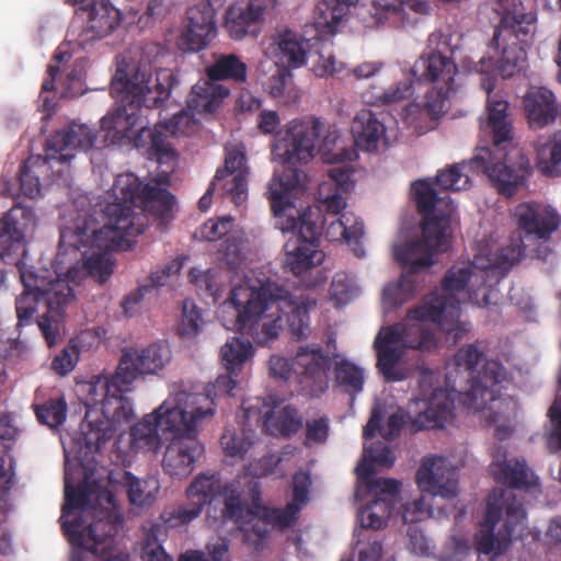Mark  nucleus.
I'll list each match as a JSON object with an SVG mask.
<instances>
[{
  "mask_svg": "<svg viewBox=\"0 0 561 561\" xmlns=\"http://www.w3.org/2000/svg\"><path fill=\"white\" fill-rule=\"evenodd\" d=\"M114 202L104 209L106 222L99 227L94 216L81 209L71 222L60 227L57 261H62L66 252L71 250L78 261V252L83 259V270L100 284L113 274L111 252L127 250L134 240L144 233L148 218L144 211L136 213L134 206L140 205L161 221L170 218L175 197L167 188L144 184L133 173L116 176L112 186Z\"/></svg>",
  "mask_w": 561,
  "mask_h": 561,
  "instance_id": "1",
  "label": "nucleus"
},
{
  "mask_svg": "<svg viewBox=\"0 0 561 561\" xmlns=\"http://www.w3.org/2000/svg\"><path fill=\"white\" fill-rule=\"evenodd\" d=\"M111 89L117 99V106L101 119V128L106 131V137L112 135L131 140L137 149L145 150L150 160L167 165L163 173L169 175L178 161V152L169 137L184 134L182 125L190 122V116L181 112L169 123L157 124L153 128L142 124L141 107H161L169 99L170 90L153 78L149 69L138 64L125 59L117 61Z\"/></svg>",
  "mask_w": 561,
  "mask_h": 561,
  "instance_id": "2",
  "label": "nucleus"
},
{
  "mask_svg": "<svg viewBox=\"0 0 561 561\" xmlns=\"http://www.w3.org/2000/svg\"><path fill=\"white\" fill-rule=\"evenodd\" d=\"M316 301L300 297L276 283L267 282L259 287L248 283L234 286L218 314L229 330L250 334L259 345L278 337L283 317L293 337L307 339L310 334L309 309Z\"/></svg>",
  "mask_w": 561,
  "mask_h": 561,
  "instance_id": "3",
  "label": "nucleus"
},
{
  "mask_svg": "<svg viewBox=\"0 0 561 561\" xmlns=\"http://www.w3.org/2000/svg\"><path fill=\"white\" fill-rule=\"evenodd\" d=\"M417 211L422 216V238H415L393 247L396 262L404 274L399 282L388 285L382 293L383 301L396 307L413 293L411 276L434 264L435 252H446L451 237V216L456 210L453 202L438 197L430 180H417L411 186Z\"/></svg>",
  "mask_w": 561,
  "mask_h": 561,
  "instance_id": "4",
  "label": "nucleus"
},
{
  "mask_svg": "<svg viewBox=\"0 0 561 561\" xmlns=\"http://www.w3.org/2000/svg\"><path fill=\"white\" fill-rule=\"evenodd\" d=\"M122 376L118 366L113 375L92 376L81 386L84 404L89 408L100 405V411L88 410L81 424L80 444L85 456L99 453L108 442L117 425L128 423L134 417L131 401L125 396L131 389Z\"/></svg>",
  "mask_w": 561,
  "mask_h": 561,
  "instance_id": "5",
  "label": "nucleus"
},
{
  "mask_svg": "<svg viewBox=\"0 0 561 561\" xmlns=\"http://www.w3.org/2000/svg\"><path fill=\"white\" fill-rule=\"evenodd\" d=\"M520 244H508L496 250L494 259L484 264L478 257L476 264L491 274L492 282L502 279L523 256L546 260L553 252V234L561 227V214L551 205L540 202L519 203L514 210Z\"/></svg>",
  "mask_w": 561,
  "mask_h": 561,
  "instance_id": "6",
  "label": "nucleus"
},
{
  "mask_svg": "<svg viewBox=\"0 0 561 561\" xmlns=\"http://www.w3.org/2000/svg\"><path fill=\"white\" fill-rule=\"evenodd\" d=\"M435 334L420 323H394L380 329L374 341L376 367L388 382L402 381L407 373L399 367L407 348L432 351L436 348Z\"/></svg>",
  "mask_w": 561,
  "mask_h": 561,
  "instance_id": "7",
  "label": "nucleus"
},
{
  "mask_svg": "<svg viewBox=\"0 0 561 561\" xmlns=\"http://www.w3.org/2000/svg\"><path fill=\"white\" fill-rule=\"evenodd\" d=\"M526 517L523 504L506 490H494L486 502V514L476 536L479 553L492 558L505 553L512 545L515 528Z\"/></svg>",
  "mask_w": 561,
  "mask_h": 561,
  "instance_id": "8",
  "label": "nucleus"
},
{
  "mask_svg": "<svg viewBox=\"0 0 561 561\" xmlns=\"http://www.w3.org/2000/svg\"><path fill=\"white\" fill-rule=\"evenodd\" d=\"M18 268L23 286L35 289L46 304L47 312L38 317L36 323L48 346H53L59 337V327L64 311L75 299L73 288L69 285L68 279L77 282L81 271L77 267H70L66 272L67 279H47L35 271L25 268L20 263Z\"/></svg>",
  "mask_w": 561,
  "mask_h": 561,
  "instance_id": "9",
  "label": "nucleus"
},
{
  "mask_svg": "<svg viewBox=\"0 0 561 561\" xmlns=\"http://www.w3.org/2000/svg\"><path fill=\"white\" fill-rule=\"evenodd\" d=\"M184 409V417L175 424L174 431H171L170 443L168 444L162 467L171 477L185 478L194 470L196 460L202 456L204 447L197 438V425L207 419L214 416L211 404L207 408L195 407L188 410Z\"/></svg>",
  "mask_w": 561,
  "mask_h": 561,
  "instance_id": "10",
  "label": "nucleus"
},
{
  "mask_svg": "<svg viewBox=\"0 0 561 561\" xmlns=\"http://www.w3.org/2000/svg\"><path fill=\"white\" fill-rule=\"evenodd\" d=\"M268 368L272 377L285 380L294 371L300 392L309 398H320L329 388L330 357L317 344L299 346L291 363L283 356L273 355Z\"/></svg>",
  "mask_w": 561,
  "mask_h": 561,
  "instance_id": "11",
  "label": "nucleus"
},
{
  "mask_svg": "<svg viewBox=\"0 0 561 561\" xmlns=\"http://www.w3.org/2000/svg\"><path fill=\"white\" fill-rule=\"evenodd\" d=\"M503 150V147H479L470 159V167L476 173L485 174L500 195L511 198L526 186L531 165L522 152H517L514 163L503 161L507 157Z\"/></svg>",
  "mask_w": 561,
  "mask_h": 561,
  "instance_id": "12",
  "label": "nucleus"
},
{
  "mask_svg": "<svg viewBox=\"0 0 561 561\" xmlns=\"http://www.w3.org/2000/svg\"><path fill=\"white\" fill-rule=\"evenodd\" d=\"M457 66L450 57L437 51L423 54L413 65L412 76L420 82L432 83L425 95L424 110L438 118L448 108L450 93L455 91Z\"/></svg>",
  "mask_w": 561,
  "mask_h": 561,
  "instance_id": "13",
  "label": "nucleus"
},
{
  "mask_svg": "<svg viewBox=\"0 0 561 561\" xmlns=\"http://www.w3.org/2000/svg\"><path fill=\"white\" fill-rule=\"evenodd\" d=\"M322 229L320 213L309 208L293 229L282 230L291 232L295 238L294 242L289 240L285 245V266L295 276L307 273L324 261L325 254L319 249Z\"/></svg>",
  "mask_w": 561,
  "mask_h": 561,
  "instance_id": "14",
  "label": "nucleus"
},
{
  "mask_svg": "<svg viewBox=\"0 0 561 561\" xmlns=\"http://www.w3.org/2000/svg\"><path fill=\"white\" fill-rule=\"evenodd\" d=\"M322 128L323 124L317 117L288 122L276 133L272 154L282 164H307L318 152Z\"/></svg>",
  "mask_w": 561,
  "mask_h": 561,
  "instance_id": "15",
  "label": "nucleus"
},
{
  "mask_svg": "<svg viewBox=\"0 0 561 561\" xmlns=\"http://www.w3.org/2000/svg\"><path fill=\"white\" fill-rule=\"evenodd\" d=\"M191 397L187 392L180 391L168 397L162 404L151 414L130 428L131 447L145 453H157L161 446L158 431L164 435L174 431L175 424L184 417V409L190 404Z\"/></svg>",
  "mask_w": 561,
  "mask_h": 561,
  "instance_id": "16",
  "label": "nucleus"
},
{
  "mask_svg": "<svg viewBox=\"0 0 561 561\" xmlns=\"http://www.w3.org/2000/svg\"><path fill=\"white\" fill-rule=\"evenodd\" d=\"M457 373H467L469 389L462 393L461 402L477 394H489L490 388L506 380V369L501 362L486 359L484 353L473 344L460 347L454 355Z\"/></svg>",
  "mask_w": 561,
  "mask_h": 561,
  "instance_id": "17",
  "label": "nucleus"
},
{
  "mask_svg": "<svg viewBox=\"0 0 561 561\" xmlns=\"http://www.w3.org/2000/svg\"><path fill=\"white\" fill-rule=\"evenodd\" d=\"M72 54L66 45H60L47 67V78L42 84L39 98L44 106L49 110V100L43 94L46 92L60 91L61 98H77L81 95L84 88V64L81 59L75 60L71 65Z\"/></svg>",
  "mask_w": 561,
  "mask_h": 561,
  "instance_id": "18",
  "label": "nucleus"
},
{
  "mask_svg": "<svg viewBox=\"0 0 561 561\" xmlns=\"http://www.w3.org/2000/svg\"><path fill=\"white\" fill-rule=\"evenodd\" d=\"M96 491V483L83 480L72 486L65 479V502L61 507L59 523L64 535L72 546L84 545L83 519L96 510L91 505V497Z\"/></svg>",
  "mask_w": 561,
  "mask_h": 561,
  "instance_id": "19",
  "label": "nucleus"
},
{
  "mask_svg": "<svg viewBox=\"0 0 561 561\" xmlns=\"http://www.w3.org/2000/svg\"><path fill=\"white\" fill-rule=\"evenodd\" d=\"M460 300L430 295L423 306L408 311V319L419 322L432 321L437 323L446 333L447 341L454 344L461 341L471 330V323L460 321Z\"/></svg>",
  "mask_w": 561,
  "mask_h": 561,
  "instance_id": "20",
  "label": "nucleus"
},
{
  "mask_svg": "<svg viewBox=\"0 0 561 561\" xmlns=\"http://www.w3.org/2000/svg\"><path fill=\"white\" fill-rule=\"evenodd\" d=\"M285 168L279 175H274L268 183L267 197L275 218V227L280 230L293 229L300 217L311 208L297 209L289 201V193L299 188L305 173L295 164H283Z\"/></svg>",
  "mask_w": 561,
  "mask_h": 561,
  "instance_id": "21",
  "label": "nucleus"
},
{
  "mask_svg": "<svg viewBox=\"0 0 561 561\" xmlns=\"http://www.w3.org/2000/svg\"><path fill=\"white\" fill-rule=\"evenodd\" d=\"M171 350L167 343L154 342L137 350H124L118 362V376L133 390L134 381L142 375H156L171 360Z\"/></svg>",
  "mask_w": 561,
  "mask_h": 561,
  "instance_id": "22",
  "label": "nucleus"
},
{
  "mask_svg": "<svg viewBox=\"0 0 561 561\" xmlns=\"http://www.w3.org/2000/svg\"><path fill=\"white\" fill-rule=\"evenodd\" d=\"M502 383L490 388L489 394L470 397L468 402H462L468 410L474 412H488L485 419L491 425H495V436L503 440L513 433L512 421L517 414V402L511 396H501Z\"/></svg>",
  "mask_w": 561,
  "mask_h": 561,
  "instance_id": "23",
  "label": "nucleus"
},
{
  "mask_svg": "<svg viewBox=\"0 0 561 561\" xmlns=\"http://www.w3.org/2000/svg\"><path fill=\"white\" fill-rule=\"evenodd\" d=\"M422 493L443 499H454L458 492V474L449 461L442 456L423 458L415 473Z\"/></svg>",
  "mask_w": 561,
  "mask_h": 561,
  "instance_id": "24",
  "label": "nucleus"
},
{
  "mask_svg": "<svg viewBox=\"0 0 561 561\" xmlns=\"http://www.w3.org/2000/svg\"><path fill=\"white\" fill-rule=\"evenodd\" d=\"M219 491L220 480L214 474H198L186 489L187 503L165 513V523L169 527H179L191 523L201 515L205 505L210 503Z\"/></svg>",
  "mask_w": 561,
  "mask_h": 561,
  "instance_id": "25",
  "label": "nucleus"
},
{
  "mask_svg": "<svg viewBox=\"0 0 561 561\" xmlns=\"http://www.w3.org/2000/svg\"><path fill=\"white\" fill-rule=\"evenodd\" d=\"M215 15V9L208 0L188 8L187 23L179 38L181 49L192 53L205 49L217 35Z\"/></svg>",
  "mask_w": 561,
  "mask_h": 561,
  "instance_id": "26",
  "label": "nucleus"
},
{
  "mask_svg": "<svg viewBox=\"0 0 561 561\" xmlns=\"http://www.w3.org/2000/svg\"><path fill=\"white\" fill-rule=\"evenodd\" d=\"M367 486L376 499L362 508V524L364 527L381 529L397 511L401 482L396 479H378Z\"/></svg>",
  "mask_w": 561,
  "mask_h": 561,
  "instance_id": "27",
  "label": "nucleus"
},
{
  "mask_svg": "<svg viewBox=\"0 0 561 561\" xmlns=\"http://www.w3.org/2000/svg\"><path fill=\"white\" fill-rule=\"evenodd\" d=\"M36 226L32 207L14 205L0 220V257L25 253V234Z\"/></svg>",
  "mask_w": 561,
  "mask_h": 561,
  "instance_id": "28",
  "label": "nucleus"
},
{
  "mask_svg": "<svg viewBox=\"0 0 561 561\" xmlns=\"http://www.w3.org/2000/svg\"><path fill=\"white\" fill-rule=\"evenodd\" d=\"M96 133L84 124H71L53 134L46 142V156L43 163L56 160L67 163L73 158L75 149L89 150L94 146Z\"/></svg>",
  "mask_w": 561,
  "mask_h": 561,
  "instance_id": "29",
  "label": "nucleus"
},
{
  "mask_svg": "<svg viewBox=\"0 0 561 561\" xmlns=\"http://www.w3.org/2000/svg\"><path fill=\"white\" fill-rule=\"evenodd\" d=\"M77 14L87 18L79 34L81 44L110 35L122 22L121 11L108 0H91L87 5L80 7Z\"/></svg>",
  "mask_w": 561,
  "mask_h": 561,
  "instance_id": "30",
  "label": "nucleus"
},
{
  "mask_svg": "<svg viewBox=\"0 0 561 561\" xmlns=\"http://www.w3.org/2000/svg\"><path fill=\"white\" fill-rule=\"evenodd\" d=\"M247 156L242 146L226 148L225 168L218 169L215 181H224L225 192L240 206L248 197Z\"/></svg>",
  "mask_w": 561,
  "mask_h": 561,
  "instance_id": "31",
  "label": "nucleus"
},
{
  "mask_svg": "<svg viewBox=\"0 0 561 561\" xmlns=\"http://www.w3.org/2000/svg\"><path fill=\"white\" fill-rule=\"evenodd\" d=\"M266 4L263 0H240L229 5L225 14V28L234 41L248 35L256 36Z\"/></svg>",
  "mask_w": 561,
  "mask_h": 561,
  "instance_id": "32",
  "label": "nucleus"
},
{
  "mask_svg": "<svg viewBox=\"0 0 561 561\" xmlns=\"http://www.w3.org/2000/svg\"><path fill=\"white\" fill-rule=\"evenodd\" d=\"M358 0H319L314 7L311 22L306 25L305 34L311 39L324 41L333 36L339 24L348 14L351 7Z\"/></svg>",
  "mask_w": 561,
  "mask_h": 561,
  "instance_id": "33",
  "label": "nucleus"
},
{
  "mask_svg": "<svg viewBox=\"0 0 561 561\" xmlns=\"http://www.w3.org/2000/svg\"><path fill=\"white\" fill-rule=\"evenodd\" d=\"M122 524L121 515L96 508L90 517L83 519L85 543L75 547L98 554L100 550H105L112 543Z\"/></svg>",
  "mask_w": 561,
  "mask_h": 561,
  "instance_id": "34",
  "label": "nucleus"
},
{
  "mask_svg": "<svg viewBox=\"0 0 561 561\" xmlns=\"http://www.w3.org/2000/svg\"><path fill=\"white\" fill-rule=\"evenodd\" d=\"M536 15L524 11L523 3L512 0V8H505L500 25L495 28L491 45L496 48L503 41H511L525 44L535 31Z\"/></svg>",
  "mask_w": 561,
  "mask_h": 561,
  "instance_id": "35",
  "label": "nucleus"
},
{
  "mask_svg": "<svg viewBox=\"0 0 561 561\" xmlns=\"http://www.w3.org/2000/svg\"><path fill=\"white\" fill-rule=\"evenodd\" d=\"M352 174L348 164L333 167L328 171V180L319 185V202L329 214L339 215L345 208L346 195L354 186Z\"/></svg>",
  "mask_w": 561,
  "mask_h": 561,
  "instance_id": "36",
  "label": "nucleus"
},
{
  "mask_svg": "<svg viewBox=\"0 0 561 561\" xmlns=\"http://www.w3.org/2000/svg\"><path fill=\"white\" fill-rule=\"evenodd\" d=\"M523 103L527 122L533 129L553 124L560 112L554 93L545 87L529 89Z\"/></svg>",
  "mask_w": 561,
  "mask_h": 561,
  "instance_id": "37",
  "label": "nucleus"
},
{
  "mask_svg": "<svg viewBox=\"0 0 561 561\" xmlns=\"http://www.w3.org/2000/svg\"><path fill=\"white\" fill-rule=\"evenodd\" d=\"M490 468L495 479L511 489L527 490L537 484L534 471L525 459L507 458L505 454L501 459L497 454L493 457Z\"/></svg>",
  "mask_w": 561,
  "mask_h": 561,
  "instance_id": "38",
  "label": "nucleus"
},
{
  "mask_svg": "<svg viewBox=\"0 0 561 561\" xmlns=\"http://www.w3.org/2000/svg\"><path fill=\"white\" fill-rule=\"evenodd\" d=\"M508 102L497 94L488 96V119L482 129L491 135L492 146L496 149L511 144L513 140V125L507 114Z\"/></svg>",
  "mask_w": 561,
  "mask_h": 561,
  "instance_id": "39",
  "label": "nucleus"
},
{
  "mask_svg": "<svg viewBox=\"0 0 561 561\" xmlns=\"http://www.w3.org/2000/svg\"><path fill=\"white\" fill-rule=\"evenodd\" d=\"M403 5L420 15H427L431 12V4L427 0H407L399 4L391 3L388 0H373L369 14L376 25L400 27L404 23Z\"/></svg>",
  "mask_w": 561,
  "mask_h": 561,
  "instance_id": "40",
  "label": "nucleus"
},
{
  "mask_svg": "<svg viewBox=\"0 0 561 561\" xmlns=\"http://www.w3.org/2000/svg\"><path fill=\"white\" fill-rule=\"evenodd\" d=\"M352 134L358 149L376 152L386 139V127L370 110H362L352 123Z\"/></svg>",
  "mask_w": 561,
  "mask_h": 561,
  "instance_id": "41",
  "label": "nucleus"
},
{
  "mask_svg": "<svg viewBox=\"0 0 561 561\" xmlns=\"http://www.w3.org/2000/svg\"><path fill=\"white\" fill-rule=\"evenodd\" d=\"M230 94V89L210 79L198 80L192 88L187 99V107L192 112L215 113L224 100Z\"/></svg>",
  "mask_w": 561,
  "mask_h": 561,
  "instance_id": "42",
  "label": "nucleus"
},
{
  "mask_svg": "<svg viewBox=\"0 0 561 561\" xmlns=\"http://www.w3.org/2000/svg\"><path fill=\"white\" fill-rule=\"evenodd\" d=\"M309 39H302L290 30L278 33L273 38V53L287 68H299L307 61V45Z\"/></svg>",
  "mask_w": 561,
  "mask_h": 561,
  "instance_id": "43",
  "label": "nucleus"
},
{
  "mask_svg": "<svg viewBox=\"0 0 561 561\" xmlns=\"http://www.w3.org/2000/svg\"><path fill=\"white\" fill-rule=\"evenodd\" d=\"M205 73L208 79L216 83L230 81L236 84H243L248 79V66L236 54H215L214 61L206 67Z\"/></svg>",
  "mask_w": 561,
  "mask_h": 561,
  "instance_id": "44",
  "label": "nucleus"
},
{
  "mask_svg": "<svg viewBox=\"0 0 561 561\" xmlns=\"http://www.w3.org/2000/svg\"><path fill=\"white\" fill-rule=\"evenodd\" d=\"M217 495H221L224 500V507L221 510L224 522H233L239 525L247 523L249 516L253 513V506H249L240 482L232 481L225 485L220 484V491Z\"/></svg>",
  "mask_w": 561,
  "mask_h": 561,
  "instance_id": "45",
  "label": "nucleus"
},
{
  "mask_svg": "<svg viewBox=\"0 0 561 561\" xmlns=\"http://www.w3.org/2000/svg\"><path fill=\"white\" fill-rule=\"evenodd\" d=\"M330 363L334 362L333 374L336 386L352 398L363 391L365 383V371L362 367L345 358L332 353Z\"/></svg>",
  "mask_w": 561,
  "mask_h": 561,
  "instance_id": "46",
  "label": "nucleus"
},
{
  "mask_svg": "<svg viewBox=\"0 0 561 561\" xmlns=\"http://www.w3.org/2000/svg\"><path fill=\"white\" fill-rule=\"evenodd\" d=\"M394 463V456L389 446L381 442L371 444L369 447L364 446L363 458L357 465L355 471L359 480L366 484H371L376 478L375 466L390 468Z\"/></svg>",
  "mask_w": 561,
  "mask_h": 561,
  "instance_id": "47",
  "label": "nucleus"
},
{
  "mask_svg": "<svg viewBox=\"0 0 561 561\" xmlns=\"http://www.w3.org/2000/svg\"><path fill=\"white\" fill-rule=\"evenodd\" d=\"M496 255V251L494 253H491L490 255H476L472 265L476 268V272H472V277L476 278V280H480L481 284L477 288H470L469 291V299L472 304L479 306V307H488L490 305H495L499 298V290L496 288V285L501 282V279L496 283L492 282L491 274L488 275L486 270H483L482 267L478 266L476 264V260L478 257H483V263L488 264L489 259H494ZM471 287H474V284H471Z\"/></svg>",
  "mask_w": 561,
  "mask_h": 561,
  "instance_id": "48",
  "label": "nucleus"
},
{
  "mask_svg": "<svg viewBox=\"0 0 561 561\" xmlns=\"http://www.w3.org/2000/svg\"><path fill=\"white\" fill-rule=\"evenodd\" d=\"M123 484L130 505L140 508L151 506L160 490L159 481L156 478L139 479L128 471L124 473Z\"/></svg>",
  "mask_w": 561,
  "mask_h": 561,
  "instance_id": "49",
  "label": "nucleus"
},
{
  "mask_svg": "<svg viewBox=\"0 0 561 561\" xmlns=\"http://www.w3.org/2000/svg\"><path fill=\"white\" fill-rule=\"evenodd\" d=\"M339 233L345 242L352 248L357 257L365 255L363 238L365 234L364 222L353 216V214H342L341 217L330 222L328 234Z\"/></svg>",
  "mask_w": 561,
  "mask_h": 561,
  "instance_id": "50",
  "label": "nucleus"
},
{
  "mask_svg": "<svg viewBox=\"0 0 561 561\" xmlns=\"http://www.w3.org/2000/svg\"><path fill=\"white\" fill-rule=\"evenodd\" d=\"M382 417V409L380 407H374L370 417L363 428V438L365 440L374 438L377 432H379L380 435L387 440H392L400 435V432L405 423V414L403 411L399 410L392 413L388 417L385 426H381Z\"/></svg>",
  "mask_w": 561,
  "mask_h": 561,
  "instance_id": "51",
  "label": "nucleus"
},
{
  "mask_svg": "<svg viewBox=\"0 0 561 561\" xmlns=\"http://www.w3.org/2000/svg\"><path fill=\"white\" fill-rule=\"evenodd\" d=\"M263 424L273 435L290 437L302 427V417L295 407L285 405L275 413H266Z\"/></svg>",
  "mask_w": 561,
  "mask_h": 561,
  "instance_id": "52",
  "label": "nucleus"
},
{
  "mask_svg": "<svg viewBox=\"0 0 561 561\" xmlns=\"http://www.w3.org/2000/svg\"><path fill=\"white\" fill-rule=\"evenodd\" d=\"M252 355L251 342L236 336L228 340L220 350L221 363L226 371L230 374H239Z\"/></svg>",
  "mask_w": 561,
  "mask_h": 561,
  "instance_id": "53",
  "label": "nucleus"
},
{
  "mask_svg": "<svg viewBox=\"0 0 561 561\" xmlns=\"http://www.w3.org/2000/svg\"><path fill=\"white\" fill-rule=\"evenodd\" d=\"M255 432L242 427L240 430L225 427L220 436V446L227 457L244 458L255 440Z\"/></svg>",
  "mask_w": 561,
  "mask_h": 561,
  "instance_id": "54",
  "label": "nucleus"
},
{
  "mask_svg": "<svg viewBox=\"0 0 561 561\" xmlns=\"http://www.w3.org/2000/svg\"><path fill=\"white\" fill-rule=\"evenodd\" d=\"M467 171L476 173L470 167V160L451 164L437 173L435 183L445 191L467 190L471 185L470 175Z\"/></svg>",
  "mask_w": 561,
  "mask_h": 561,
  "instance_id": "55",
  "label": "nucleus"
},
{
  "mask_svg": "<svg viewBox=\"0 0 561 561\" xmlns=\"http://www.w3.org/2000/svg\"><path fill=\"white\" fill-rule=\"evenodd\" d=\"M561 134L556 135L537 152V168L547 176H559L561 174Z\"/></svg>",
  "mask_w": 561,
  "mask_h": 561,
  "instance_id": "56",
  "label": "nucleus"
},
{
  "mask_svg": "<svg viewBox=\"0 0 561 561\" xmlns=\"http://www.w3.org/2000/svg\"><path fill=\"white\" fill-rule=\"evenodd\" d=\"M239 374H230L219 375L216 380L207 388V394L205 397H199L195 394L187 393L192 399L190 401L188 410L195 407L207 408L209 404L215 409V402L213 397H221V396H230L232 390L237 386V377Z\"/></svg>",
  "mask_w": 561,
  "mask_h": 561,
  "instance_id": "57",
  "label": "nucleus"
},
{
  "mask_svg": "<svg viewBox=\"0 0 561 561\" xmlns=\"http://www.w3.org/2000/svg\"><path fill=\"white\" fill-rule=\"evenodd\" d=\"M34 412L41 424L57 428L66 421L67 402L64 397L50 398L44 403L34 404Z\"/></svg>",
  "mask_w": 561,
  "mask_h": 561,
  "instance_id": "58",
  "label": "nucleus"
},
{
  "mask_svg": "<svg viewBox=\"0 0 561 561\" xmlns=\"http://www.w3.org/2000/svg\"><path fill=\"white\" fill-rule=\"evenodd\" d=\"M526 58L527 54L523 45L512 41L503 47L501 58L497 60L500 75L504 79L511 78L523 69Z\"/></svg>",
  "mask_w": 561,
  "mask_h": 561,
  "instance_id": "59",
  "label": "nucleus"
},
{
  "mask_svg": "<svg viewBox=\"0 0 561 561\" xmlns=\"http://www.w3.org/2000/svg\"><path fill=\"white\" fill-rule=\"evenodd\" d=\"M42 301L39 295L33 288H25L15 299L16 327L22 329L35 322L37 307Z\"/></svg>",
  "mask_w": 561,
  "mask_h": 561,
  "instance_id": "60",
  "label": "nucleus"
},
{
  "mask_svg": "<svg viewBox=\"0 0 561 561\" xmlns=\"http://www.w3.org/2000/svg\"><path fill=\"white\" fill-rule=\"evenodd\" d=\"M454 408L453 400L449 399L445 390L433 388L432 398L424 414L432 421V426H440L451 416Z\"/></svg>",
  "mask_w": 561,
  "mask_h": 561,
  "instance_id": "61",
  "label": "nucleus"
},
{
  "mask_svg": "<svg viewBox=\"0 0 561 561\" xmlns=\"http://www.w3.org/2000/svg\"><path fill=\"white\" fill-rule=\"evenodd\" d=\"M413 93V82L411 80H404L398 82L396 85L387 89V92H378V94H368L367 103L371 105H390L401 102Z\"/></svg>",
  "mask_w": 561,
  "mask_h": 561,
  "instance_id": "62",
  "label": "nucleus"
},
{
  "mask_svg": "<svg viewBox=\"0 0 561 561\" xmlns=\"http://www.w3.org/2000/svg\"><path fill=\"white\" fill-rule=\"evenodd\" d=\"M253 503V513L249 516L248 520L251 524L252 533L259 538L264 539L268 536L272 522L265 518L263 505L260 504V491L257 484L250 488Z\"/></svg>",
  "mask_w": 561,
  "mask_h": 561,
  "instance_id": "63",
  "label": "nucleus"
},
{
  "mask_svg": "<svg viewBox=\"0 0 561 561\" xmlns=\"http://www.w3.org/2000/svg\"><path fill=\"white\" fill-rule=\"evenodd\" d=\"M263 511L265 512V518L272 522V527L280 530L294 526L301 512L300 507H297L296 504H291L290 502L287 503L284 508L263 505Z\"/></svg>",
  "mask_w": 561,
  "mask_h": 561,
  "instance_id": "64",
  "label": "nucleus"
}]
</instances>
